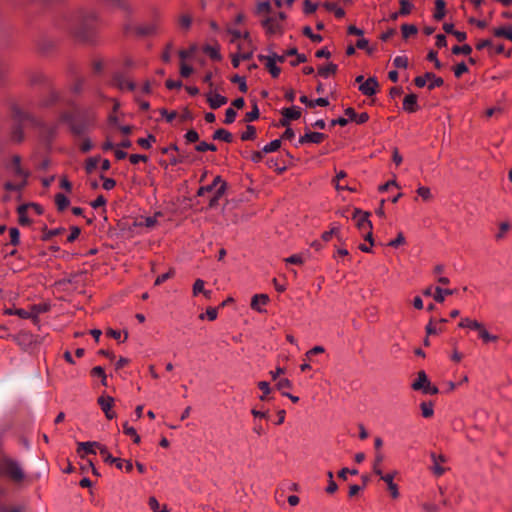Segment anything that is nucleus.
<instances>
[{"label": "nucleus", "instance_id": "f257e3e1", "mask_svg": "<svg viewBox=\"0 0 512 512\" xmlns=\"http://www.w3.org/2000/svg\"><path fill=\"white\" fill-rule=\"evenodd\" d=\"M6 171L14 180V182L7 181L4 184V188L7 191H19L26 185L28 172L21 167V159L19 156H13L11 161L6 165Z\"/></svg>", "mask_w": 512, "mask_h": 512}, {"label": "nucleus", "instance_id": "f03ea898", "mask_svg": "<svg viewBox=\"0 0 512 512\" xmlns=\"http://www.w3.org/2000/svg\"><path fill=\"white\" fill-rule=\"evenodd\" d=\"M287 16L284 12H279L272 16H267L261 21V25L269 36L282 35L284 33V23Z\"/></svg>", "mask_w": 512, "mask_h": 512}, {"label": "nucleus", "instance_id": "7ed1b4c3", "mask_svg": "<svg viewBox=\"0 0 512 512\" xmlns=\"http://www.w3.org/2000/svg\"><path fill=\"white\" fill-rule=\"evenodd\" d=\"M1 471L15 482H21L25 474L18 462L12 459H5L1 464Z\"/></svg>", "mask_w": 512, "mask_h": 512}, {"label": "nucleus", "instance_id": "20e7f679", "mask_svg": "<svg viewBox=\"0 0 512 512\" xmlns=\"http://www.w3.org/2000/svg\"><path fill=\"white\" fill-rule=\"evenodd\" d=\"M414 390H423L424 393L435 395L438 393V388L431 385L426 373L424 371L418 372L416 381L412 384Z\"/></svg>", "mask_w": 512, "mask_h": 512}, {"label": "nucleus", "instance_id": "39448f33", "mask_svg": "<svg viewBox=\"0 0 512 512\" xmlns=\"http://www.w3.org/2000/svg\"><path fill=\"white\" fill-rule=\"evenodd\" d=\"M415 85L419 88H422L426 85L427 82L428 88L430 90L440 87L443 85L444 81L441 77H437L435 74L427 72L423 76H418L414 79Z\"/></svg>", "mask_w": 512, "mask_h": 512}, {"label": "nucleus", "instance_id": "423d86ee", "mask_svg": "<svg viewBox=\"0 0 512 512\" xmlns=\"http://www.w3.org/2000/svg\"><path fill=\"white\" fill-rule=\"evenodd\" d=\"M161 23L162 20L160 14L155 13L153 19L150 22L143 24L137 28V32L138 34L145 36L154 35L159 32Z\"/></svg>", "mask_w": 512, "mask_h": 512}, {"label": "nucleus", "instance_id": "0eeeda50", "mask_svg": "<svg viewBox=\"0 0 512 512\" xmlns=\"http://www.w3.org/2000/svg\"><path fill=\"white\" fill-rule=\"evenodd\" d=\"M353 218L356 221V225L360 231L372 230V223L369 220V214L359 209H355Z\"/></svg>", "mask_w": 512, "mask_h": 512}, {"label": "nucleus", "instance_id": "6e6552de", "mask_svg": "<svg viewBox=\"0 0 512 512\" xmlns=\"http://www.w3.org/2000/svg\"><path fill=\"white\" fill-rule=\"evenodd\" d=\"M68 22V29L74 34H80L82 26L86 25L87 18L82 14H74L69 16Z\"/></svg>", "mask_w": 512, "mask_h": 512}, {"label": "nucleus", "instance_id": "1a4fd4ad", "mask_svg": "<svg viewBox=\"0 0 512 512\" xmlns=\"http://www.w3.org/2000/svg\"><path fill=\"white\" fill-rule=\"evenodd\" d=\"M379 87V83L376 77H369L361 85H359V91L365 96H372L376 94Z\"/></svg>", "mask_w": 512, "mask_h": 512}, {"label": "nucleus", "instance_id": "9d476101", "mask_svg": "<svg viewBox=\"0 0 512 512\" xmlns=\"http://www.w3.org/2000/svg\"><path fill=\"white\" fill-rule=\"evenodd\" d=\"M283 119L280 121L281 126H287L290 120H296L301 116V110L297 106L283 108L282 111Z\"/></svg>", "mask_w": 512, "mask_h": 512}, {"label": "nucleus", "instance_id": "9b49d317", "mask_svg": "<svg viewBox=\"0 0 512 512\" xmlns=\"http://www.w3.org/2000/svg\"><path fill=\"white\" fill-rule=\"evenodd\" d=\"M98 404L100 405L101 409L105 413V416L108 419H113L116 414L112 411V407L114 404V398L111 396H100L98 398Z\"/></svg>", "mask_w": 512, "mask_h": 512}, {"label": "nucleus", "instance_id": "f8f14e48", "mask_svg": "<svg viewBox=\"0 0 512 512\" xmlns=\"http://www.w3.org/2000/svg\"><path fill=\"white\" fill-rule=\"evenodd\" d=\"M325 134L320 132H306L303 136H301L298 140V143L300 145H303L305 143H314L319 144L325 139Z\"/></svg>", "mask_w": 512, "mask_h": 512}, {"label": "nucleus", "instance_id": "ddd939ff", "mask_svg": "<svg viewBox=\"0 0 512 512\" xmlns=\"http://www.w3.org/2000/svg\"><path fill=\"white\" fill-rule=\"evenodd\" d=\"M161 216V213H156L154 216H148V217H140L135 220L134 226L135 227H145L148 229H152L157 224V217Z\"/></svg>", "mask_w": 512, "mask_h": 512}, {"label": "nucleus", "instance_id": "4468645a", "mask_svg": "<svg viewBox=\"0 0 512 512\" xmlns=\"http://www.w3.org/2000/svg\"><path fill=\"white\" fill-rule=\"evenodd\" d=\"M100 447H104V446L95 441L79 442L77 452H78V454H81V451H84L87 454H95L96 453L95 449L97 448L100 451ZM80 457L83 458L84 456L80 455Z\"/></svg>", "mask_w": 512, "mask_h": 512}, {"label": "nucleus", "instance_id": "2eb2a0df", "mask_svg": "<svg viewBox=\"0 0 512 512\" xmlns=\"http://www.w3.org/2000/svg\"><path fill=\"white\" fill-rule=\"evenodd\" d=\"M207 101L212 109H217L227 103V98L218 93L209 92Z\"/></svg>", "mask_w": 512, "mask_h": 512}, {"label": "nucleus", "instance_id": "dca6fc26", "mask_svg": "<svg viewBox=\"0 0 512 512\" xmlns=\"http://www.w3.org/2000/svg\"><path fill=\"white\" fill-rule=\"evenodd\" d=\"M419 108L417 103V96L415 94H408L403 100V109L408 113H413Z\"/></svg>", "mask_w": 512, "mask_h": 512}, {"label": "nucleus", "instance_id": "f3484780", "mask_svg": "<svg viewBox=\"0 0 512 512\" xmlns=\"http://www.w3.org/2000/svg\"><path fill=\"white\" fill-rule=\"evenodd\" d=\"M430 457L433 461V466H432L433 473L437 476L443 475L445 472V469L440 465V463L445 462L446 458L443 455H436L435 453H431Z\"/></svg>", "mask_w": 512, "mask_h": 512}, {"label": "nucleus", "instance_id": "a211bd4d", "mask_svg": "<svg viewBox=\"0 0 512 512\" xmlns=\"http://www.w3.org/2000/svg\"><path fill=\"white\" fill-rule=\"evenodd\" d=\"M268 301L269 297L266 294H256L252 297L251 307L258 312H262V306H265Z\"/></svg>", "mask_w": 512, "mask_h": 512}, {"label": "nucleus", "instance_id": "6ab92c4d", "mask_svg": "<svg viewBox=\"0 0 512 512\" xmlns=\"http://www.w3.org/2000/svg\"><path fill=\"white\" fill-rule=\"evenodd\" d=\"M100 454L106 463L115 464L118 469H122L123 460L113 457L105 446L100 447Z\"/></svg>", "mask_w": 512, "mask_h": 512}, {"label": "nucleus", "instance_id": "aec40b11", "mask_svg": "<svg viewBox=\"0 0 512 512\" xmlns=\"http://www.w3.org/2000/svg\"><path fill=\"white\" fill-rule=\"evenodd\" d=\"M113 85L118 87L121 90H133L135 88L134 83L126 80L122 75H115L113 78Z\"/></svg>", "mask_w": 512, "mask_h": 512}, {"label": "nucleus", "instance_id": "412c9836", "mask_svg": "<svg viewBox=\"0 0 512 512\" xmlns=\"http://www.w3.org/2000/svg\"><path fill=\"white\" fill-rule=\"evenodd\" d=\"M394 475L393 474H386L381 476V479L387 483L388 489L391 493V496L393 498L399 497V491L397 485L393 482Z\"/></svg>", "mask_w": 512, "mask_h": 512}, {"label": "nucleus", "instance_id": "4be33fe9", "mask_svg": "<svg viewBox=\"0 0 512 512\" xmlns=\"http://www.w3.org/2000/svg\"><path fill=\"white\" fill-rule=\"evenodd\" d=\"M454 293H455V290L443 289L441 287H436L433 297L436 302L443 303L445 301V297H447V295H452Z\"/></svg>", "mask_w": 512, "mask_h": 512}, {"label": "nucleus", "instance_id": "5701e85b", "mask_svg": "<svg viewBox=\"0 0 512 512\" xmlns=\"http://www.w3.org/2000/svg\"><path fill=\"white\" fill-rule=\"evenodd\" d=\"M446 3L444 0H435V12H434V19L437 21H440L444 18L446 10Z\"/></svg>", "mask_w": 512, "mask_h": 512}, {"label": "nucleus", "instance_id": "b1692460", "mask_svg": "<svg viewBox=\"0 0 512 512\" xmlns=\"http://www.w3.org/2000/svg\"><path fill=\"white\" fill-rule=\"evenodd\" d=\"M222 183H225V181L222 180L220 176H216L213 180V182L210 185L203 186L199 188L198 190V196L204 195L206 192L212 191L214 188H218Z\"/></svg>", "mask_w": 512, "mask_h": 512}, {"label": "nucleus", "instance_id": "393cba45", "mask_svg": "<svg viewBox=\"0 0 512 512\" xmlns=\"http://www.w3.org/2000/svg\"><path fill=\"white\" fill-rule=\"evenodd\" d=\"M192 16L189 14H181L178 17V26L183 31H188L192 25Z\"/></svg>", "mask_w": 512, "mask_h": 512}, {"label": "nucleus", "instance_id": "a878e982", "mask_svg": "<svg viewBox=\"0 0 512 512\" xmlns=\"http://www.w3.org/2000/svg\"><path fill=\"white\" fill-rule=\"evenodd\" d=\"M481 325H482L481 322H479L477 320L470 319V318H463L460 321V323L458 324V326L461 328H469V329L476 330V331H478V329L481 328Z\"/></svg>", "mask_w": 512, "mask_h": 512}, {"label": "nucleus", "instance_id": "bb28decb", "mask_svg": "<svg viewBox=\"0 0 512 512\" xmlns=\"http://www.w3.org/2000/svg\"><path fill=\"white\" fill-rule=\"evenodd\" d=\"M213 139L230 143L233 140V136L229 131L225 129H218L213 133Z\"/></svg>", "mask_w": 512, "mask_h": 512}, {"label": "nucleus", "instance_id": "cd10ccee", "mask_svg": "<svg viewBox=\"0 0 512 512\" xmlns=\"http://www.w3.org/2000/svg\"><path fill=\"white\" fill-rule=\"evenodd\" d=\"M383 460H384V454L381 451H377L375 453V458H374V462H373V472L376 475H379L380 477L383 476L382 469H381V464H382Z\"/></svg>", "mask_w": 512, "mask_h": 512}, {"label": "nucleus", "instance_id": "c85d7f7f", "mask_svg": "<svg viewBox=\"0 0 512 512\" xmlns=\"http://www.w3.org/2000/svg\"><path fill=\"white\" fill-rule=\"evenodd\" d=\"M260 60H263V61L266 62V67L269 70V72H270V74L272 75L273 78H276V77L279 76L281 70L276 65V62H273L270 59H268L266 57H263V56H260Z\"/></svg>", "mask_w": 512, "mask_h": 512}, {"label": "nucleus", "instance_id": "c756f323", "mask_svg": "<svg viewBox=\"0 0 512 512\" xmlns=\"http://www.w3.org/2000/svg\"><path fill=\"white\" fill-rule=\"evenodd\" d=\"M336 71H337V65L334 63H328L326 66L320 67L318 69V74L324 78H327L330 75L335 74Z\"/></svg>", "mask_w": 512, "mask_h": 512}, {"label": "nucleus", "instance_id": "7c9ffc66", "mask_svg": "<svg viewBox=\"0 0 512 512\" xmlns=\"http://www.w3.org/2000/svg\"><path fill=\"white\" fill-rule=\"evenodd\" d=\"M493 33L496 37H505L506 39L512 41V27L511 26L495 28L493 30Z\"/></svg>", "mask_w": 512, "mask_h": 512}, {"label": "nucleus", "instance_id": "2f4dec72", "mask_svg": "<svg viewBox=\"0 0 512 512\" xmlns=\"http://www.w3.org/2000/svg\"><path fill=\"white\" fill-rule=\"evenodd\" d=\"M478 334H479V337L485 343L495 342L498 339V337L496 335L490 334L483 324L481 325V328L478 329Z\"/></svg>", "mask_w": 512, "mask_h": 512}, {"label": "nucleus", "instance_id": "473e14b6", "mask_svg": "<svg viewBox=\"0 0 512 512\" xmlns=\"http://www.w3.org/2000/svg\"><path fill=\"white\" fill-rule=\"evenodd\" d=\"M148 505L153 512H169L166 505L161 506L155 497H150Z\"/></svg>", "mask_w": 512, "mask_h": 512}, {"label": "nucleus", "instance_id": "72a5a7b5", "mask_svg": "<svg viewBox=\"0 0 512 512\" xmlns=\"http://www.w3.org/2000/svg\"><path fill=\"white\" fill-rule=\"evenodd\" d=\"M225 190H226V183H222L216 189L215 195L210 199V201H209V206L210 207H214L215 205H217L218 200L224 195Z\"/></svg>", "mask_w": 512, "mask_h": 512}, {"label": "nucleus", "instance_id": "f704fd0d", "mask_svg": "<svg viewBox=\"0 0 512 512\" xmlns=\"http://www.w3.org/2000/svg\"><path fill=\"white\" fill-rule=\"evenodd\" d=\"M123 432L126 435L131 436L133 438L134 443H136V444L140 443V441H141L140 436L137 434L136 430L132 426H129L128 422H125L123 424Z\"/></svg>", "mask_w": 512, "mask_h": 512}, {"label": "nucleus", "instance_id": "c9c22d12", "mask_svg": "<svg viewBox=\"0 0 512 512\" xmlns=\"http://www.w3.org/2000/svg\"><path fill=\"white\" fill-rule=\"evenodd\" d=\"M323 6L328 11H333L337 18H342L345 15V11L341 7H338L335 3L326 2L323 4Z\"/></svg>", "mask_w": 512, "mask_h": 512}, {"label": "nucleus", "instance_id": "e433bc0d", "mask_svg": "<svg viewBox=\"0 0 512 512\" xmlns=\"http://www.w3.org/2000/svg\"><path fill=\"white\" fill-rule=\"evenodd\" d=\"M55 202L60 211H63L64 209H66L70 203L69 199L64 194H61V193H58L55 196Z\"/></svg>", "mask_w": 512, "mask_h": 512}, {"label": "nucleus", "instance_id": "4c0bfd02", "mask_svg": "<svg viewBox=\"0 0 512 512\" xmlns=\"http://www.w3.org/2000/svg\"><path fill=\"white\" fill-rule=\"evenodd\" d=\"M28 205H21L18 207V215H19V223L21 225H29L30 219L28 218L26 211H27Z\"/></svg>", "mask_w": 512, "mask_h": 512}, {"label": "nucleus", "instance_id": "58836bf2", "mask_svg": "<svg viewBox=\"0 0 512 512\" xmlns=\"http://www.w3.org/2000/svg\"><path fill=\"white\" fill-rule=\"evenodd\" d=\"M422 416L425 418H429L433 416L434 409L433 404L431 402H422L420 405Z\"/></svg>", "mask_w": 512, "mask_h": 512}, {"label": "nucleus", "instance_id": "ea45409f", "mask_svg": "<svg viewBox=\"0 0 512 512\" xmlns=\"http://www.w3.org/2000/svg\"><path fill=\"white\" fill-rule=\"evenodd\" d=\"M280 146H281V141L279 139H275L263 147V152L264 153L275 152L280 148Z\"/></svg>", "mask_w": 512, "mask_h": 512}, {"label": "nucleus", "instance_id": "a19ab883", "mask_svg": "<svg viewBox=\"0 0 512 512\" xmlns=\"http://www.w3.org/2000/svg\"><path fill=\"white\" fill-rule=\"evenodd\" d=\"M303 34L305 36H307L308 38H310L311 41L316 42V43H320L323 40L322 36L319 34H314L312 29L309 26H305L303 28Z\"/></svg>", "mask_w": 512, "mask_h": 512}, {"label": "nucleus", "instance_id": "79ce46f5", "mask_svg": "<svg viewBox=\"0 0 512 512\" xmlns=\"http://www.w3.org/2000/svg\"><path fill=\"white\" fill-rule=\"evenodd\" d=\"M256 136V129L252 125H247L246 130L242 133L241 139L243 141L252 140Z\"/></svg>", "mask_w": 512, "mask_h": 512}, {"label": "nucleus", "instance_id": "37998d69", "mask_svg": "<svg viewBox=\"0 0 512 512\" xmlns=\"http://www.w3.org/2000/svg\"><path fill=\"white\" fill-rule=\"evenodd\" d=\"M401 29L404 38H408L410 35H414L418 31L417 27L412 24H403Z\"/></svg>", "mask_w": 512, "mask_h": 512}, {"label": "nucleus", "instance_id": "c03bdc74", "mask_svg": "<svg viewBox=\"0 0 512 512\" xmlns=\"http://www.w3.org/2000/svg\"><path fill=\"white\" fill-rule=\"evenodd\" d=\"M510 229V224L508 222H502L499 224V231L495 235L496 240H501L505 237L506 233Z\"/></svg>", "mask_w": 512, "mask_h": 512}, {"label": "nucleus", "instance_id": "a18cd8bd", "mask_svg": "<svg viewBox=\"0 0 512 512\" xmlns=\"http://www.w3.org/2000/svg\"><path fill=\"white\" fill-rule=\"evenodd\" d=\"M471 52H472V48L468 44H465L463 46H454L452 48V53L456 54V55H458V54L469 55Z\"/></svg>", "mask_w": 512, "mask_h": 512}, {"label": "nucleus", "instance_id": "49530a36", "mask_svg": "<svg viewBox=\"0 0 512 512\" xmlns=\"http://www.w3.org/2000/svg\"><path fill=\"white\" fill-rule=\"evenodd\" d=\"M413 8V4L410 3L408 0H400V10L399 13L401 15H408Z\"/></svg>", "mask_w": 512, "mask_h": 512}, {"label": "nucleus", "instance_id": "de8ad7c7", "mask_svg": "<svg viewBox=\"0 0 512 512\" xmlns=\"http://www.w3.org/2000/svg\"><path fill=\"white\" fill-rule=\"evenodd\" d=\"M156 141V138L155 136L153 135H148L147 138H139L137 143L142 147V148H145V149H149L151 147V143L152 142H155Z\"/></svg>", "mask_w": 512, "mask_h": 512}, {"label": "nucleus", "instance_id": "09e8293b", "mask_svg": "<svg viewBox=\"0 0 512 512\" xmlns=\"http://www.w3.org/2000/svg\"><path fill=\"white\" fill-rule=\"evenodd\" d=\"M259 118V109L257 104L253 105V109L250 112H247L245 115L246 122H252Z\"/></svg>", "mask_w": 512, "mask_h": 512}, {"label": "nucleus", "instance_id": "8fccbe9b", "mask_svg": "<svg viewBox=\"0 0 512 512\" xmlns=\"http://www.w3.org/2000/svg\"><path fill=\"white\" fill-rule=\"evenodd\" d=\"M217 315H218L217 309L214 307H209V308H207L205 314L199 315V319L203 320L206 316L210 321H213L217 318Z\"/></svg>", "mask_w": 512, "mask_h": 512}, {"label": "nucleus", "instance_id": "3c124183", "mask_svg": "<svg viewBox=\"0 0 512 512\" xmlns=\"http://www.w3.org/2000/svg\"><path fill=\"white\" fill-rule=\"evenodd\" d=\"M204 52L209 55L212 59L219 60L221 58L219 50L214 46H206Z\"/></svg>", "mask_w": 512, "mask_h": 512}, {"label": "nucleus", "instance_id": "603ef678", "mask_svg": "<svg viewBox=\"0 0 512 512\" xmlns=\"http://www.w3.org/2000/svg\"><path fill=\"white\" fill-rule=\"evenodd\" d=\"M195 149L198 152L216 151L217 150V148L214 144H209L204 141L200 142L198 145H196Z\"/></svg>", "mask_w": 512, "mask_h": 512}, {"label": "nucleus", "instance_id": "864d4df0", "mask_svg": "<svg viewBox=\"0 0 512 512\" xmlns=\"http://www.w3.org/2000/svg\"><path fill=\"white\" fill-rule=\"evenodd\" d=\"M276 386L277 389L283 393V391H286L287 389H290L292 387V383L289 379L282 378L277 382Z\"/></svg>", "mask_w": 512, "mask_h": 512}, {"label": "nucleus", "instance_id": "5fc2aeb1", "mask_svg": "<svg viewBox=\"0 0 512 512\" xmlns=\"http://www.w3.org/2000/svg\"><path fill=\"white\" fill-rule=\"evenodd\" d=\"M236 111L232 108V107H229L226 109V112H225V120L224 122L226 124H231L235 121V118H236Z\"/></svg>", "mask_w": 512, "mask_h": 512}, {"label": "nucleus", "instance_id": "6e6d98bb", "mask_svg": "<svg viewBox=\"0 0 512 512\" xmlns=\"http://www.w3.org/2000/svg\"><path fill=\"white\" fill-rule=\"evenodd\" d=\"M10 242L12 245H17L20 241V232L17 228H10L9 230Z\"/></svg>", "mask_w": 512, "mask_h": 512}, {"label": "nucleus", "instance_id": "4d7b16f0", "mask_svg": "<svg viewBox=\"0 0 512 512\" xmlns=\"http://www.w3.org/2000/svg\"><path fill=\"white\" fill-rule=\"evenodd\" d=\"M317 8H318L317 3H313L310 0L304 1V13L305 14H312L317 10Z\"/></svg>", "mask_w": 512, "mask_h": 512}, {"label": "nucleus", "instance_id": "13d9d810", "mask_svg": "<svg viewBox=\"0 0 512 512\" xmlns=\"http://www.w3.org/2000/svg\"><path fill=\"white\" fill-rule=\"evenodd\" d=\"M393 64L396 68H406L408 66V59L405 56H397L393 60Z\"/></svg>", "mask_w": 512, "mask_h": 512}, {"label": "nucleus", "instance_id": "bf43d9fd", "mask_svg": "<svg viewBox=\"0 0 512 512\" xmlns=\"http://www.w3.org/2000/svg\"><path fill=\"white\" fill-rule=\"evenodd\" d=\"M204 281L202 279H197L193 284V295L197 296L198 294L202 293L204 288Z\"/></svg>", "mask_w": 512, "mask_h": 512}, {"label": "nucleus", "instance_id": "052dcab7", "mask_svg": "<svg viewBox=\"0 0 512 512\" xmlns=\"http://www.w3.org/2000/svg\"><path fill=\"white\" fill-rule=\"evenodd\" d=\"M231 81L234 82V83L239 84L240 91H242V92H246L247 91V85H246V81H245L244 77H241L239 75H235L231 79Z\"/></svg>", "mask_w": 512, "mask_h": 512}, {"label": "nucleus", "instance_id": "680f3d73", "mask_svg": "<svg viewBox=\"0 0 512 512\" xmlns=\"http://www.w3.org/2000/svg\"><path fill=\"white\" fill-rule=\"evenodd\" d=\"M258 387L260 390H262L263 395L260 396L261 400H265L266 396L270 393V385L266 381H261L258 383Z\"/></svg>", "mask_w": 512, "mask_h": 512}, {"label": "nucleus", "instance_id": "e2e57ef3", "mask_svg": "<svg viewBox=\"0 0 512 512\" xmlns=\"http://www.w3.org/2000/svg\"><path fill=\"white\" fill-rule=\"evenodd\" d=\"M417 194L420 197H422L424 200H429L432 197L430 189L428 187H425V186H420L417 189Z\"/></svg>", "mask_w": 512, "mask_h": 512}, {"label": "nucleus", "instance_id": "0e129e2a", "mask_svg": "<svg viewBox=\"0 0 512 512\" xmlns=\"http://www.w3.org/2000/svg\"><path fill=\"white\" fill-rule=\"evenodd\" d=\"M13 114L18 121H24L29 118L28 114L23 112L18 106L13 107Z\"/></svg>", "mask_w": 512, "mask_h": 512}, {"label": "nucleus", "instance_id": "69168bd1", "mask_svg": "<svg viewBox=\"0 0 512 512\" xmlns=\"http://www.w3.org/2000/svg\"><path fill=\"white\" fill-rule=\"evenodd\" d=\"M195 50H196L195 46H191L187 50H180L179 57L181 58L182 62H184L186 59L190 58L193 55V53L195 52Z\"/></svg>", "mask_w": 512, "mask_h": 512}, {"label": "nucleus", "instance_id": "338daca9", "mask_svg": "<svg viewBox=\"0 0 512 512\" xmlns=\"http://www.w3.org/2000/svg\"><path fill=\"white\" fill-rule=\"evenodd\" d=\"M193 73V68L187 65L185 62H182L180 65V75L182 77H189Z\"/></svg>", "mask_w": 512, "mask_h": 512}, {"label": "nucleus", "instance_id": "774afa93", "mask_svg": "<svg viewBox=\"0 0 512 512\" xmlns=\"http://www.w3.org/2000/svg\"><path fill=\"white\" fill-rule=\"evenodd\" d=\"M468 71V67L464 62L457 64L454 68V74L458 78Z\"/></svg>", "mask_w": 512, "mask_h": 512}]
</instances>
